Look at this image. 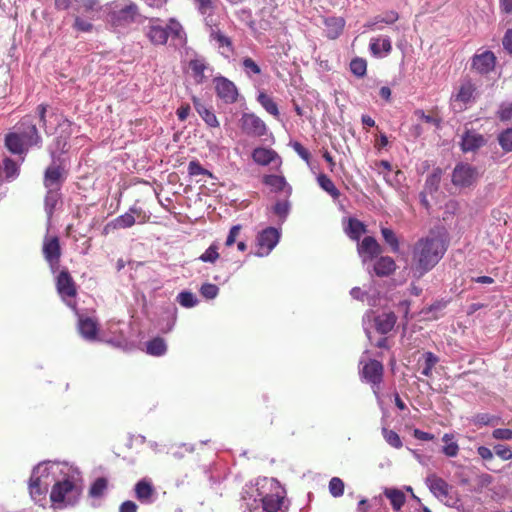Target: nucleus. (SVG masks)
Listing matches in <instances>:
<instances>
[{
    "label": "nucleus",
    "instance_id": "1",
    "mask_svg": "<svg viewBox=\"0 0 512 512\" xmlns=\"http://www.w3.org/2000/svg\"><path fill=\"white\" fill-rule=\"evenodd\" d=\"M447 250L445 241L438 236L419 239L413 249L414 276L421 278L432 270Z\"/></svg>",
    "mask_w": 512,
    "mask_h": 512
},
{
    "label": "nucleus",
    "instance_id": "2",
    "mask_svg": "<svg viewBox=\"0 0 512 512\" xmlns=\"http://www.w3.org/2000/svg\"><path fill=\"white\" fill-rule=\"evenodd\" d=\"M81 487L71 479H64L56 482L50 492L52 506L56 509H63L69 505H74L80 495Z\"/></svg>",
    "mask_w": 512,
    "mask_h": 512
},
{
    "label": "nucleus",
    "instance_id": "3",
    "mask_svg": "<svg viewBox=\"0 0 512 512\" xmlns=\"http://www.w3.org/2000/svg\"><path fill=\"white\" fill-rule=\"evenodd\" d=\"M270 485V493L264 495L261 499V506L257 505L255 507L249 508L248 512H279L281 511L285 497L286 491L280 485V483L274 479L269 481Z\"/></svg>",
    "mask_w": 512,
    "mask_h": 512
},
{
    "label": "nucleus",
    "instance_id": "4",
    "mask_svg": "<svg viewBox=\"0 0 512 512\" xmlns=\"http://www.w3.org/2000/svg\"><path fill=\"white\" fill-rule=\"evenodd\" d=\"M14 128L23 139L26 148L42 146V137L31 116H24Z\"/></svg>",
    "mask_w": 512,
    "mask_h": 512
},
{
    "label": "nucleus",
    "instance_id": "5",
    "mask_svg": "<svg viewBox=\"0 0 512 512\" xmlns=\"http://www.w3.org/2000/svg\"><path fill=\"white\" fill-rule=\"evenodd\" d=\"M480 177L479 170L469 163L456 164L452 172L453 185L461 188L472 186Z\"/></svg>",
    "mask_w": 512,
    "mask_h": 512
},
{
    "label": "nucleus",
    "instance_id": "6",
    "mask_svg": "<svg viewBox=\"0 0 512 512\" xmlns=\"http://www.w3.org/2000/svg\"><path fill=\"white\" fill-rule=\"evenodd\" d=\"M72 122L64 116L58 120V127L60 128L59 134L53 139L52 143L48 146V150L61 151L62 153H69L71 148L69 140L72 135Z\"/></svg>",
    "mask_w": 512,
    "mask_h": 512
},
{
    "label": "nucleus",
    "instance_id": "7",
    "mask_svg": "<svg viewBox=\"0 0 512 512\" xmlns=\"http://www.w3.org/2000/svg\"><path fill=\"white\" fill-rule=\"evenodd\" d=\"M280 239L279 231L274 227H267L258 233L256 237L258 250L255 255L264 257L269 255Z\"/></svg>",
    "mask_w": 512,
    "mask_h": 512
},
{
    "label": "nucleus",
    "instance_id": "8",
    "mask_svg": "<svg viewBox=\"0 0 512 512\" xmlns=\"http://www.w3.org/2000/svg\"><path fill=\"white\" fill-rule=\"evenodd\" d=\"M57 293L68 305V299L77 296V285L67 268L62 269L56 277Z\"/></svg>",
    "mask_w": 512,
    "mask_h": 512
},
{
    "label": "nucleus",
    "instance_id": "9",
    "mask_svg": "<svg viewBox=\"0 0 512 512\" xmlns=\"http://www.w3.org/2000/svg\"><path fill=\"white\" fill-rule=\"evenodd\" d=\"M239 122L242 132L248 136L261 137L267 132L264 121L254 113H243Z\"/></svg>",
    "mask_w": 512,
    "mask_h": 512
},
{
    "label": "nucleus",
    "instance_id": "10",
    "mask_svg": "<svg viewBox=\"0 0 512 512\" xmlns=\"http://www.w3.org/2000/svg\"><path fill=\"white\" fill-rule=\"evenodd\" d=\"M215 91L217 96L226 104H233L238 99V89L236 85L224 76L214 78Z\"/></svg>",
    "mask_w": 512,
    "mask_h": 512
},
{
    "label": "nucleus",
    "instance_id": "11",
    "mask_svg": "<svg viewBox=\"0 0 512 512\" xmlns=\"http://www.w3.org/2000/svg\"><path fill=\"white\" fill-rule=\"evenodd\" d=\"M139 15L138 6L131 2L125 7L110 13V22L113 26L124 27L136 21Z\"/></svg>",
    "mask_w": 512,
    "mask_h": 512
},
{
    "label": "nucleus",
    "instance_id": "12",
    "mask_svg": "<svg viewBox=\"0 0 512 512\" xmlns=\"http://www.w3.org/2000/svg\"><path fill=\"white\" fill-rule=\"evenodd\" d=\"M496 65V56L490 50L484 51L481 54H475L472 57V68L479 74L487 75L494 70Z\"/></svg>",
    "mask_w": 512,
    "mask_h": 512
},
{
    "label": "nucleus",
    "instance_id": "13",
    "mask_svg": "<svg viewBox=\"0 0 512 512\" xmlns=\"http://www.w3.org/2000/svg\"><path fill=\"white\" fill-rule=\"evenodd\" d=\"M68 169L48 166L44 171L43 184L45 188L60 189L67 178Z\"/></svg>",
    "mask_w": 512,
    "mask_h": 512
},
{
    "label": "nucleus",
    "instance_id": "14",
    "mask_svg": "<svg viewBox=\"0 0 512 512\" xmlns=\"http://www.w3.org/2000/svg\"><path fill=\"white\" fill-rule=\"evenodd\" d=\"M135 497L142 504H151L154 501L156 490L150 479L139 480L134 487Z\"/></svg>",
    "mask_w": 512,
    "mask_h": 512
},
{
    "label": "nucleus",
    "instance_id": "15",
    "mask_svg": "<svg viewBox=\"0 0 512 512\" xmlns=\"http://www.w3.org/2000/svg\"><path fill=\"white\" fill-rule=\"evenodd\" d=\"M426 483L430 491L441 501H447L449 498L451 486L436 474L427 476Z\"/></svg>",
    "mask_w": 512,
    "mask_h": 512
},
{
    "label": "nucleus",
    "instance_id": "16",
    "mask_svg": "<svg viewBox=\"0 0 512 512\" xmlns=\"http://www.w3.org/2000/svg\"><path fill=\"white\" fill-rule=\"evenodd\" d=\"M382 252V248L376 239L372 236H366L358 243V253L365 262L367 259L377 257Z\"/></svg>",
    "mask_w": 512,
    "mask_h": 512
},
{
    "label": "nucleus",
    "instance_id": "17",
    "mask_svg": "<svg viewBox=\"0 0 512 512\" xmlns=\"http://www.w3.org/2000/svg\"><path fill=\"white\" fill-rule=\"evenodd\" d=\"M42 251L47 263L60 262L62 253L59 238L57 236L51 238L45 237Z\"/></svg>",
    "mask_w": 512,
    "mask_h": 512
},
{
    "label": "nucleus",
    "instance_id": "18",
    "mask_svg": "<svg viewBox=\"0 0 512 512\" xmlns=\"http://www.w3.org/2000/svg\"><path fill=\"white\" fill-rule=\"evenodd\" d=\"M361 374L363 379L371 384H379L382 380L383 365L378 360H370L363 366Z\"/></svg>",
    "mask_w": 512,
    "mask_h": 512
},
{
    "label": "nucleus",
    "instance_id": "19",
    "mask_svg": "<svg viewBox=\"0 0 512 512\" xmlns=\"http://www.w3.org/2000/svg\"><path fill=\"white\" fill-rule=\"evenodd\" d=\"M192 102L195 110L199 114V116L203 119V121L209 126L213 128L219 127V121L214 113V111L210 108H207L202 101L196 97H192Z\"/></svg>",
    "mask_w": 512,
    "mask_h": 512
},
{
    "label": "nucleus",
    "instance_id": "20",
    "mask_svg": "<svg viewBox=\"0 0 512 512\" xmlns=\"http://www.w3.org/2000/svg\"><path fill=\"white\" fill-rule=\"evenodd\" d=\"M142 213V209L136 206H132L129 209V212H126L117 218H115L110 224L105 227V230L113 225L114 228L125 229L130 228L135 224L134 215H140Z\"/></svg>",
    "mask_w": 512,
    "mask_h": 512
},
{
    "label": "nucleus",
    "instance_id": "21",
    "mask_svg": "<svg viewBox=\"0 0 512 512\" xmlns=\"http://www.w3.org/2000/svg\"><path fill=\"white\" fill-rule=\"evenodd\" d=\"M485 144V139L482 135L467 131L462 136L461 149L463 152L475 151Z\"/></svg>",
    "mask_w": 512,
    "mask_h": 512
},
{
    "label": "nucleus",
    "instance_id": "22",
    "mask_svg": "<svg viewBox=\"0 0 512 512\" xmlns=\"http://www.w3.org/2000/svg\"><path fill=\"white\" fill-rule=\"evenodd\" d=\"M373 270L378 277H387L396 270V263L390 256H381L376 260Z\"/></svg>",
    "mask_w": 512,
    "mask_h": 512
},
{
    "label": "nucleus",
    "instance_id": "23",
    "mask_svg": "<svg viewBox=\"0 0 512 512\" xmlns=\"http://www.w3.org/2000/svg\"><path fill=\"white\" fill-rule=\"evenodd\" d=\"M396 320L394 312L382 313L375 317L376 330L381 334H387L394 328Z\"/></svg>",
    "mask_w": 512,
    "mask_h": 512
},
{
    "label": "nucleus",
    "instance_id": "24",
    "mask_svg": "<svg viewBox=\"0 0 512 512\" xmlns=\"http://www.w3.org/2000/svg\"><path fill=\"white\" fill-rule=\"evenodd\" d=\"M263 183L273 188L276 192L285 191L286 196L289 197L292 192L291 186H289L283 176L270 174L263 178Z\"/></svg>",
    "mask_w": 512,
    "mask_h": 512
},
{
    "label": "nucleus",
    "instance_id": "25",
    "mask_svg": "<svg viewBox=\"0 0 512 512\" xmlns=\"http://www.w3.org/2000/svg\"><path fill=\"white\" fill-rule=\"evenodd\" d=\"M369 48L371 53L379 57L384 52L385 55L389 54L392 50V44L389 37H375L370 40Z\"/></svg>",
    "mask_w": 512,
    "mask_h": 512
},
{
    "label": "nucleus",
    "instance_id": "26",
    "mask_svg": "<svg viewBox=\"0 0 512 512\" xmlns=\"http://www.w3.org/2000/svg\"><path fill=\"white\" fill-rule=\"evenodd\" d=\"M5 145L13 154H22L29 149L16 131L5 136Z\"/></svg>",
    "mask_w": 512,
    "mask_h": 512
},
{
    "label": "nucleus",
    "instance_id": "27",
    "mask_svg": "<svg viewBox=\"0 0 512 512\" xmlns=\"http://www.w3.org/2000/svg\"><path fill=\"white\" fill-rule=\"evenodd\" d=\"M147 37L154 45H165L168 41V29L159 25H151Z\"/></svg>",
    "mask_w": 512,
    "mask_h": 512
},
{
    "label": "nucleus",
    "instance_id": "28",
    "mask_svg": "<svg viewBox=\"0 0 512 512\" xmlns=\"http://www.w3.org/2000/svg\"><path fill=\"white\" fill-rule=\"evenodd\" d=\"M383 494L389 499L394 511H399L406 502L404 492L397 488H385Z\"/></svg>",
    "mask_w": 512,
    "mask_h": 512
},
{
    "label": "nucleus",
    "instance_id": "29",
    "mask_svg": "<svg viewBox=\"0 0 512 512\" xmlns=\"http://www.w3.org/2000/svg\"><path fill=\"white\" fill-rule=\"evenodd\" d=\"M345 21L341 17H329L325 19L326 35L329 39H336L342 33Z\"/></svg>",
    "mask_w": 512,
    "mask_h": 512
},
{
    "label": "nucleus",
    "instance_id": "30",
    "mask_svg": "<svg viewBox=\"0 0 512 512\" xmlns=\"http://www.w3.org/2000/svg\"><path fill=\"white\" fill-rule=\"evenodd\" d=\"M79 331L87 340H95L97 337V323L90 317L81 318L79 320Z\"/></svg>",
    "mask_w": 512,
    "mask_h": 512
},
{
    "label": "nucleus",
    "instance_id": "31",
    "mask_svg": "<svg viewBox=\"0 0 512 512\" xmlns=\"http://www.w3.org/2000/svg\"><path fill=\"white\" fill-rule=\"evenodd\" d=\"M59 190L60 189L47 188V193L44 199V208L49 220L51 219L56 208V205L60 199L61 195L59 193Z\"/></svg>",
    "mask_w": 512,
    "mask_h": 512
},
{
    "label": "nucleus",
    "instance_id": "32",
    "mask_svg": "<svg viewBox=\"0 0 512 512\" xmlns=\"http://www.w3.org/2000/svg\"><path fill=\"white\" fill-rule=\"evenodd\" d=\"M275 156V151L262 147L255 148L252 152V159L259 165H269Z\"/></svg>",
    "mask_w": 512,
    "mask_h": 512
},
{
    "label": "nucleus",
    "instance_id": "33",
    "mask_svg": "<svg viewBox=\"0 0 512 512\" xmlns=\"http://www.w3.org/2000/svg\"><path fill=\"white\" fill-rule=\"evenodd\" d=\"M167 351V345L163 338L155 337L146 343V352L152 356H163Z\"/></svg>",
    "mask_w": 512,
    "mask_h": 512
},
{
    "label": "nucleus",
    "instance_id": "34",
    "mask_svg": "<svg viewBox=\"0 0 512 512\" xmlns=\"http://www.w3.org/2000/svg\"><path fill=\"white\" fill-rule=\"evenodd\" d=\"M443 171L440 167L434 168L431 174H429L425 180L424 189L429 193L433 194L438 191L441 182Z\"/></svg>",
    "mask_w": 512,
    "mask_h": 512
},
{
    "label": "nucleus",
    "instance_id": "35",
    "mask_svg": "<svg viewBox=\"0 0 512 512\" xmlns=\"http://www.w3.org/2000/svg\"><path fill=\"white\" fill-rule=\"evenodd\" d=\"M346 232L352 240L359 241L361 235L366 232V226L360 220L356 218H351L349 219Z\"/></svg>",
    "mask_w": 512,
    "mask_h": 512
},
{
    "label": "nucleus",
    "instance_id": "36",
    "mask_svg": "<svg viewBox=\"0 0 512 512\" xmlns=\"http://www.w3.org/2000/svg\"><path fill=\"white\" fill-rule=\"evenodd\" d=\"M475 90L476 87L470 80L464 81L461 84L458 93L455 95V100L462 103H468L473 98Z\"/></svg>",
    "mask_w": 512,
    "mask_h": 512
},
{
    "label": "nucleus",
    "instance_id": "37",
    "mask_svg": "<svg viewBox=\"0 0 512 512\" xmlns=\"http://www.w3.org/2000/svg\"><path fill=\"white\" fill-rule=\"evenodd\" d=\"M189 68L192 71L193 77L197 84H202L205 81L204 71L207 68L203 59H192L189 61Z\"/></svg>",
    "mask_w": 512,
    "mask_h": 512
},
{
    "label": "nucleus",
    "instance_id": "38",
    "mask_svg": "<svg viewBox=\"0 0 512 512\" xmlns=\"http://www.w3.org/2000/svg\"><path fill=\"white\" fill-rule=\"evenodd\" d=\"M319 186L326 191L333 199H338L341 195L333 181L326 174H319L317 177Z\"/></svg>",
    "mask_w": 512,
    "mask_h": 512
},
{
    "label": "nucleus",
    "instance_id": "39",
    "mask_svg": "<svg viewBox=\"0 0 512 512\" xmlns=\"http://www.w3.org/2000/svg\"><path fill=\"white\" fill-rule=\"evenodd\" d=\"M257 100L268 113L276 117L279 116L278 106L269 95L264 92H260Z\"/></svg>",
    "mask_w": 512,
    "mask_h": 512
},
{
    "label": "nucleus",
    "instance_id": "40",
    "mask_svg": "<svg viewBox=\"0 0 512 512\" xmlns=\"http://www.w3.org/2000/svg\"><path fill=\"white\" fill-rule=\"evenodd\" d=\"M48 152L51 158V163L49 164L50 166L67 169V166L70 162L68 153H62L61 151L53 150H48Z\"/></svg>",
    "mask_w": 512,
    "mask_h": 512
},
{
    "label": "nucleus",
    "instance_id": "41",
    "mask_svg": "<svg viewBox=\"0 0 512 512\" xmlns=\"http://www.w3.org/2000/svg\"><path fill=\"white\" fill-rule=\"evenodd\" d=\"M290 209L291 204L287 199L278 200L272 207L273 213L279 217L281 222H284L287 219Z\"/></svg>",
    "mask_w": 512,
    "mask_h": 512
},
{
    "label": "nucleus",
    "instance_id": "42",
    "mask_svg": "<svg viewBox=\"0 0 512 512\" xmlns=\"http://www.w3.org/2000/svg\"><path fill=\"white\" fill-rule=\"evenodd\" d=\"M29 492L31 497L36 500L38 497L42 496L46 492V488H42L41 479L39 476L32 474L29 481Z\"/></svg>",
    "mask_w": 512,
    "mask_h": 512
},
{
    "label": "nucleus",
    "instance_id": "43",
    "mask_svg": "<svg viewBox=\"0 0 512 512\" xmlns=\"http://www.w3.org/2000/svg\"><path fill=\"white\" fill-rule=\"evenodd\" d=\"M108 486L107 479L104 477L97 478L89 489V495L93 498H99L103 496Z\"/></svg>",
    "mask_w": 512,
    "mask_h": 512
},
{
    "label": "nucleus",
    "instance_id": "44",
    "mask_svg": "<svg viewBox=\"0 0 512 512\" xmlns=\"http://www.w3.org/2000/svg\"><path fill=\"white\" fill-rule=\"evenodd\" d=\"M350 70L356 77H364L367 72L366 60L359 57L352 59L350 62Z\"/></svg>",
    "mask_w": 512,
    "mask_h": 512
},
{
    "label": "nucleus",
    "instance_id": "45",
    "mask_svg": "<svg viewBox=\"0 0 512 512\" xmlns=\"http://www.w3.org/2000/svg\"><path fill=\"white\" fill-rule=\"evenodd\" d=\"M381 234L385 242L391 247L393 252L399 251V241L395 232L387 227L381 228Z\"/></svg>",
    "mask_w": 512,
    "mask_h": 512
},
{
    "label": "nucleus",
    "instance_id": "46",
    "mask_svg": "<svg viewBox=\"0 0 512 512\" xmlns=\"http://www.w3.org/2000/svg\"><path fill=\"white\" fill-rule=\"evenodd\" d=\"M471 421L475 426L481 427L495 424L498 421V418L489 413H479L476 414Z\"/></svg>",
    "mask_w": 512,
    "mask_h": 512
},
{
    "label": "nucleus",
    "instance_id": "47",
    "mask_svg": "<svg viewBox=\"0 0 512 512\" xmlns=\"http://www.w3.org/2000/svg\"><path fill=\"white\" fill-rule=\"evenodd\" d=\"M177 301L186 308L194 307L198 303L196 296L190 291L180 292L177 296Z\"/></svg>",
    "mask_w": 512,
    "mask_h": 512
},
{
    "label": "nucleus",
    "instance_id": "48",
    "mask_svg": "<svg viewBox=\"0 0 512 512\" xmlns=\"http://www.w3.org/2000/svg\"><path fill=\"white\" fill-rule=\"evenodd\" d=\"M188 174L190 176L205 175L213 178L212 172L202 167L198 160H192L188 164Z\"/></svg>",
    "mask_w": 512,
    "mask_h": 512
},
{
    "label": "nucleus",
    "instance_id": "49",
    "mask_svg": "<svg viewBox=\"0 0 512 512\" xmlns=\"http://www.w3.org/2000/svg\"><path fill=\"white\" fill-rule=\"evenodd\" d=\"M210 37L217 41L219 47H227L230 51H233L231 39L224 35L220 30L211 29Z\"/></svg>",
    "mask_w": 512,
    "mask_h": 512
},
{
    "label": "nucleus",
    "instance_id": "50",
    "mask_svg": "<svg viewBox=\"0 0 512 512\" xmlns=\"http://www.w3.org/2000/svg\"><path fill=\"white\" fill-rule=\"evenodd\" d=\"M168 29L169 35L171 34L174 38L177 39H185L186 34L183 30L182 25L174 18L169 20V25L166 27Z\"/></svg>",
    "mask_w": 512,
    "mask_h": 512
},
{
    "label": "nucleus",
    "instance_id": "51",
    "mask_svg": "<svg viewBox=\"0 0 512 512\" xmlns=\"http://www.w3.org/2000/svg\"><path fill=\"white\" fill-rule=\"evenodd\" d=\"M498 141L501 148L506 151H512V128H508L501 132L498 136Z\"/></svg>",
    "mask_w": 512,
    "mask_h": 512
},
{
    "label": "nucleus",
    "instance_id": "52",
    "mask_svg": "<svg viewBox=\"0 0 512 512\" xmlns=\"http://www.w3.org/2000/svg\"><path fill=\"white\" fill-rule=\"evenodd\" d=\"M344 482L339 477H333L329 481V492L333 497H340L344 493Z\"/></svg>",
    "mask_w": 512,
    "mask_h": 512
},
{
    "label": "nucleus",
    "instance_id": "53",
    "mask_svg": "<svg viewBox=\"0 0 512 512\" xmlns=\"http://www.w3.org/2000/svg\"><path fill=\"white\" fill-rule=\"evenodd\" d=\"M451 439L452 436L449 434L443 436V441L446 443L443 447V453L448 457H455L458 454L459 446L456 442H449Z\"/></svg>",
    "mask_w": 512,
    "mask_h": 512
},
{
    "label": "nucleus",
    "instance_id": "54",
    "mask_svg": "<svg viewBox=\"0 0 512 512\" xmlns=\"http://www.w3.org/2000/svg\"><path fill=\"white\" fill-rule=\"evenodd\" d=\"M219 258L218 246L213 243L206 251L199 257V260L207 263H214Z\"/></svg>",
    "mask_w": 512,
    "mask_h": 512
},
{
    "label": "nucleus",
    "instance_id": "55",
    "mask_svg": "<svg viewBox=\"0 0 512 512\" xmlns=\"http://www.w3.org/2000/svg\"><path fill=\"white\" fill-rule=\"evenodd\" d=\"M4 172H5L7 179H14L19 174V167L14 160H12L10 158H5L4 159Z\"/></svg>",
    "mask_w": 512,
    "mask_h": 512
},
{
    "label": "nucleus",
    "instance_id": "56",
    "mask_svg": "<svg viewBox=\"0 0 512 512\" xmlns=\"http://www.w3.org/2000/svg\"><path fill=\"white\" fill-rule=\"evenodd\" d=\"M383 436L387 443H389L392 447L397 449L402 447V441L395 431L383 429Z\"/></svg>",
    "mask_w": 512,
    "mask_h": 512
},
{
    "label": "nucleus",
    "instance_id": "57",
    "mask_svg": "<svg viewBox=\"0 0 512 512\" xmlns=\"http://www.w3.org/2000/svg\"><path fill=\"white\" fill-rule=\"evenodd\" d=\"M242 66L248 75H258L261 73L259 65L250 57H245L242 61Z\"/></svg>",
    "mask_w": 512,
    "mask_h": 512
},
{
    "label": "nucleus",
    "instance_id": "58",
    "mask_svg": "<svg viewBox=\"0 0 512 512\" xmlns=\"http://www.w3.org/2000/svg\"><path fill=\"white\" fill-rule=\"evenodd\" d=\"M200 293L206 299H214L219 293V288L215 284L204 283L200 288Z\"/></svg>",
    "mask_w": 512,
    "mask_h": 512
},
{
    "label": "nucleus",
    "instance_id": "59",
    "mask_svg": "<svg viewBox=\"0 0 512 512\" xmlns=\"http://www.w3.org/2000/svg\"><path fill=\"white\" fill-rule=\"evenodd\" d=\"M198 12L201 15L212 13L214 10V4L212 0H193Z\"/></svg>",
    "mask_w": 512,
    "mask_h": 512
},
{
    "label": "nucleus",
    "instance_id": "60",
    "mask_svg": "<svg viewBox=\"0 0 512 512\" xmlns=\"http://www.w3.org/2000/svg\"><path fill=\"white\" fill-rule=\"evenodd\" d=\"M425 367L423 368L422 373L428 375L432 367L436 365L438 362V357L434 355L432 352H426L423 354Z\"/></svg>",
    "mask_w": 512,
    "mask_h": 512
},
{
    "label": "nucleus",
    "instance_id": "61",
    "mask_svg": "<svg viewBox=\"0 0 512 512\" xmlns=\"http://www.w3.org/2000/svg\"><path fill=\"white\" fill-rule=\"evenodd\" d=\"M494 451L502 460L507 461L512 459V450L509 446L499 444L494 446Z\"/></svg>",
    "mask_w": 512,
    "mask_h": 512
},
{
    "label": "nucleus",
    "instance_id": "62",
    "mask_svg": "<svg viewBox=\"0 0 512 512\" xmlns=\"http://www.w3.org/2000/svg\"><path fill=\"white\" fill-rule=\"evenodd\" d=\"M73 28L80 32H90L93 29V24L77 16Z\"/></svg>",
    "mask_w": 512,
    "mask_h": 512
},
{
    "label": "nucleus",
    "instance_id": "63",
    "mask_svg": "<svg viewBox=\"0 0 512 512\" xmlns=\"http://www.w3.org/2000/svg\"><path fill=\"white\" fill-rule=\"evenodd\" d=\"M492 437L496 440H511L512 429L508 428H497L493 430Z\"/></svg>",
    "mask_w": 512,
    "mask_h": 512
},
{
    "label": "nucleus",
    "instance_id": "64",
    "mask_svg": "<svg viewBox=\"0 0 512 512\" xmlns=\"http://www.w3.org/2000/svg\"><path fill=\"white\" fill-rule=\"evenodd\" d=\"M497 114L501 121H508L512 119V103L507 105L502 104Z\"/></svg>",
    "mask_w": 512,
    "mask_h": 512
}]
</instances>
